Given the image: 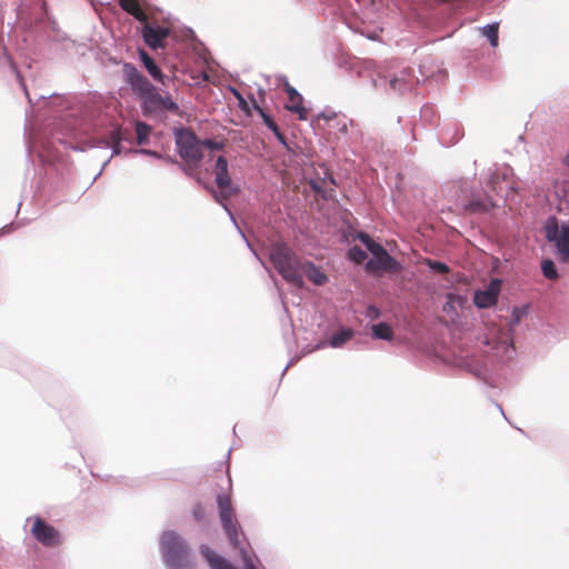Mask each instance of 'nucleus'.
<instances>
[{"label": "nucleus", "instance_id": "obj_1", "mask_svg": "<svg viewBox=\"0 0 569 569\" xmlns=\"http://www.w3.org/2000/svg\"><path fill=\"white\" fill-rule=\"evenodd\" d=\"M269 259L274 269L286 281L299 288L303 286L302 261L286 243L278 242L271 244L269 249Z\"/></svg>", "mask_w": 569, "mask_h": 569}, {"label": "nucleus", "instance_id": "obj_2", "mask_svg": "<svg viewBox=\"0 0 569 569\" xmlns=\"http://www.w3.org/2000/svg\"><path fill=\"white\" fill-rule=\"evenodd\" d=\"M217 505L219 518L229 542L234 549L240 551L246 562V569H256L242 546L241 537L243 536V532L237 520L231 497L229 495H219L217 498Z\"/></svg>", "mask_w": 569, "mask_h": 569}, {"label": "nucleus", "instance_id": "obj_3", "mask_svg": "<svg viewBox=\"0 0 569 569\" xmlns=\"http://www.w3.org/2000/svg\"><path fill=\"white\" fill-rule=\"evenodd\" d=\"M176 143L179 156L189 164L197 167L204 157V150L213 151L223 149V142L210 139L199 140L189 129L176 131Z\"/></svg>", "mask_w": 569, "mask_h": 569}, {"label": "nucleus", "instance_id": "obj_4", "mask_svg": "<svg viewBox=\"0 0 569 569\" xmlns=\"http://www.w3.org/2000/svg\"><path fill=\"white\" fill-rule=\"evenodd\" d=\"M123 76L132 90L138 93L146 102L157 103L158 107H178L171 98L159 93L150 81L131 63H124Z\"/></svg>", "mask_w": 569, "mask_h": 569}, {"label": "nucleus", "instance_id": "obj_5", "mask_svg": "<svg viewBox=\"0 0 569 569\" xmlns=\"http://www.w3.org/2000/svg\"><path fill=\"white\" fill-rule=\"evenodd\" d=\"M366 248L372 253L373 258L370 259L366 268L370 272L389 271L397 272L400 270L399 262L392 258L388 251L371 237L365 232H360L357 237Z\"/></svg>", "mask_w": 569, "mask_h": 569}, {"label": "nucleus", "instance_id": "obj_6", "mask_svg": "<svg viewBox=\"0 0 569 569\" xmlns=\"http://www.w3.org/2000/svg\"><path fill=\"white\" fill-rule=\"evenodd\" d=\"M161 545L164 559L170 567L178 569L187 563L189 549L178 533L173 531L164 532Z\"/></svg>", "mask_w": 569, "mask_h": 569}, {"label": "nucleus", "instance_id": "obj_7", "mask_svg": "<svg viewBox=\"0 0 569 569\" xmlns=\"http://www.w3.org/2000/svg\"><path fill=\"white\" fill-rule=\"evenodd\" d=\"M545 230L547 240L556 246L559 260L569 262V220L559 226L556 218H550Z\"/></svg>", "mask_w": 569, "mask_h": 569}, {"label": "nucleus", "instance_id": "obj_8", "mask_svg": "<svg viewBox=\"0 0 569 569\" xmlns=\"http://www.w3.org/2000/svg\"><path fill=\"white\" fill-rule=\"evenodd\" d=\"M31 533L37 541L46 547H57L61 543L59 531L40 517L33 518Z\"/></svg>", "mask_w": 569, "mask_h": 569}, {"label": "nucleus", "instance_id": "obj_9", "mask_svg": "<svg viewBox=\"0 0 569 569\" xmlns=\"http://www.w3.org/2000/svg\"><path fill=\"white\" fill-rule=\"evenodd\" d=\"M501 282L498 279L491 280L486 290L475 292L473 302L479 308H489L497 303Z\"/></svg>", "mask_w": 569, "mask_h": 569}, {"label": "nucleus", "instance_id": "obj_10", "mask_svg": "<svg viewBox=\"0 0 569 569\" xmlns=\"http://www.w3.org/2000/svg\"><path fill=\"white\" fill-rule=\"evenodd\" d=\"M168 36V28L151 26L148 23L142 28L143 40L151 49L163 48V41Z\"/></svg>", "mask_w": 569, "mask_h": 569}, {"label": "nucleus", "instance_id": "obj_11", "mask_svg": "<svg viewBox=\"0 0 569 569\" xmlns=\"http://www.w3.org/2000/svg\"><path fill=\"white\" fill-rule=\"evenodd\" d=\"M216 183L224 198L230 194L231 178L228 172V161L223 156L218 157L216 161Z\"/></svg>", "mask_w": 569, "mask_h": 569}, {"label": "nucleus", "instance_id": "obj_12", "mask_svg": "<svg viewBox=\"0 0 569 569\" xmlns=\"http://www.w3.org/2000/svg\"><path fill=\"white\" fill-rule=\"evenodd\" d=\"M415 83V79L410 69H405L400 72V76L392 78L389 81L390 88L395 92L405 93L408 90H411Z\"/></svg>", "mask_w": 569, "mask_h": 569}, {"label": "nucleus", "instance_id": "obj_13", "mask_svg": "<svg viewBox=\"0 0 569 569\" xmlns=\"http://www.w3.org/2000/svg\"><path fill=\"white\" fill-rule=\"evenodd\" d=\"M200 551L212 569H237L227 559L219 556L206 545L201 546Z\"/></svg>", "mask_w": 569, "mask_h": 569}, {"label": "nucleus", "instance_id": "obj_14", "mask_svg": "<svg viewBox=\"0 0 569 569\" xmlns=\"http://www.w3.org/2000/svg\"><path fill=\"white\" fill-rule=\"evenodd\" d=\"M302 277L307 276V278L317 286H322L328 281L327 276L312 262L302 261Z\"/></svg>", "mask_w": 569, "mask_h": 569}, {"label": "nucleus", "instance_id": "obj_15", "mask_svg": "<svg viewBox=\"0 0 569 569\" xmlns=\"http://www.w3.org/2000/svg\"><path fill=\"white\" fill-rule=\"evenodd\" d=\"M496 207V203L489 198H475L465 206L469 213H487Z\"/></svg>", "mask_w": 569, "mask_h": 569}, {"label": "nucleus", "instance_id": "obj_16", "mask_svg": "<svg viewBox=\"0 0 569 569\" xmlns=\"http://www.w3.org/2000/svg\"><path fill=\"white\" fill-rule=\"evenodd\" d=\"M122 10L134 17L140 22H147V14L138 0H118Z\"/></svg>", "mask_w": 569, "mask_h": 569}, {"label": "nucleus", "instance_id": "obj_17", "mask_svg": "<svg viewBox=\"0 0 569 569\" xmlns=\"http://www.w3.org/2000/svg\"><path fill=\"white\" fill-rule=\"evenodd\" d=\"M139 57H140L141 62L143 63V66L148 70L149 74L154 80H158V81L164 83L163 74H162L160 68L153 61V59L144 50L139 51Z\"/></svg>", "mask_w": 569, "mask_h": 569}, {"label": "nucleus", "instance_id": "obj_18", "mask_svg": "<svg viewBox=\"0 0 569 569\" xmlns=\"http://www.w3.org/2000/svg\"><path fill=\"white\" fill-rule=\"evenodd\" d=\"M259 114L261 116V118L263 119V122L264 124L274 133L276 138L278 139V141L282 144H286V137L283 136V133L280 131L279 127L277 126V123L274 122V120L272 119L271 116H269L267 112H266V109H256Z\"/></svg>", "mask_w": 569, "mask_h": 569}, {"label": "nucleus", "instance_id": "obj_19", "mask_svg": "<svg viewBox=\"0 0 569 569\" xmlns=\"http://www.w3.org/2000/svg\"><path fill=\"white\" fill-rule=\"evenodd\" d=\"M282 87L289 100V104L284 107H302V96L287 80H283Z\"/></svg>", "mask_w": 569, "mask_h": 569}, {"label": "nucleus", "instance_id": "obj_20", "mask_svg": "<svg viewBox=\"0 0 569 569\" xmlns=\"http://www.w3.org/2000/svg\"><path fill=\"white\" fill-rule=\"evenodd\" d=\"M372 335L376 339L391 340L393 331L388 323L379 322L372 326Z\"/></svg>", "mask_w": 569, "mask_h": 569}, {"label": "nucleus", "instance_id": "obj_21", "mask_svg": "<svg viewBox=\"0 0 569 569\" xmlns=\"http://www.w3.org/2000/svg\"><path fill=\"white\" fill-rule=\"evenodd\" d=\"M326 184H327V178L322 179L321 181H318V180L310 181V187L315 192L319 193L323 199H329L332 196L333 189L332 188L328 189L326 187Z\"/></svg>", "mask_w": 569, "mask_h": 569}, {"label": "nucleus", "instance_id": "obj_22", "mask_svg": "<svg viewBox=\"0 0 569 569\" xmlns=\"http://www.w3.org/2000/svg\"><path fill=\"white\" fill-rule=\"evenodd\" d=\"M151 128L146 124L144 122L137 121L136 122V136H137V143L139 146H143L148 142V137L150 133Z\"/></svg>", "mask_w": 569, "mask_h": 569}, {"label": "nucleus", "instance_id": "obj_23", "mask_svg": "<svg viewBox=\"0 0 569 569\" xmlns=\"http://www.w3.org/2000/svg\"><path fill=\"white\" fill-rule=\"evenodd\" d=\"M352 337V331L350 329H343L340 332L332 336L330 339V346L332 348H340Z\"/></svg>", "mask_w": 569, "mask_h": 569}, {"label": "nucleus", "instance_id": "obj_24", "mask_svg": "<svg viewBox=\"0 0 569 569\" xmlns=\"http://www.w3.org/2000/svg\"><path fill=\"white\" fill-rule=\"evenodd\" d=\"M498 30H499L498 23L488 24L482 29L483 36H486L488 38L492 48L498 47V40H499L498 39Z\"/></svg>", "mask_w": 569, "mask_h": 569}, {"label": "nucleus", "instance_id": "obj_25", "mask_svg": "<svg viewBox=\"0 0 569 569\" xmlns=\"http://www.w3.org/2000/svg\"><path fill=\"white\" fill-rule=\"evenodd\" d=\"M541 270L547 279L555 280L558 278L556 266L552 260H543L541 263Z\"/></svg>", "mask_w": 569, "mask_h": 569}, {"label": "nucleus", "instance_id": "obj_26", "mask_svg": "<svg viewBox=\"0 0 569 569\" xmlns=\"http://www.w3.org/2000/svg\"><path fill=\"white\" fill-rule=\"evenodd\" d=\"M348 257L356 263H362L367 259V253L360 247H352L348 251Z\"/></svg>", "mask_w": 569, "mask_h": 569}, {"label": "nucleus", "instance_id": "obj_27", "mask_svg": "<svg viewBox=\"0 0 569 569\" xmlns=\"http://www.w3.org/2000/svg\"><path fill=\"white\" fill-rule=\"evenodd\" d=\"M500 181H506V177H501L498 173H492L489 178L488 186L496 193H499L501 190Z\"/></svg>", "mask_w": 569, "mask_h": 569}, {"label": "nucleus", "instance_id": "obj_28", "mask_svg": "<svg viewBox=\"0 0 569 569\" xmlns=\"http://www.w3.org/2000/svg\"><path fill=\"white\" fill-rule=\"evenodd\" d=\"M428 266L439 272V273H448L449 272V267L443 263V262H440V261H432V260H428Z\"/></svg>", "mask_w": 569, "mask_h": 569}, {"label": "nucleus", "instance_id": "obj_29", "mask_svg": "<svg viewBox=\"0 0 569 569\" xmlns=\"http://www.w3.org/2000/svg\"><path fill=\"white\" fill-rule=\"evenodd\" d=\"M192 515L197 521H202L206 517L204 508L200 503L196 505L193 507Z\"/></svg>", "mask_w": 569, "mask_h": 569}, {"label": "nucleus", "instance_id": "obj_30", "mask_svg": "<svg viewBox=\"0 0 569 569\" xmlns=\"http://www.w3.org/2000/svg\"><path fill=\"white\" fill-rule=\"evenodd\" d=\"M298 114L299 120H307L311 109H291Z\"/></svg>", "mask_w": 569, "mask_h": 569}, {"label": "nucleus", "instance_id": "obj_31", "mask_svg": "<svg viewBox=\"0 0 569 569\" xmlns=\"http://www.w3.org/2000/svg\"><path fill=\"white\" fill-rule=\"evenodd\" d=\"M336 117V113L333 111H330V112H321L317 116L318 120L320 119H323V120H331Z\"/></svg>", "mask_w": 569, "mask_h": 569}, {"label": "nucleus", "instance_id": "obj_32", "mask_svg": "<svg viewBox=\"0 0 569 569\" xmlns=\"http://www.w3.org/2000/svg\"><path fill=\"white\" fill-rule=\"evenodd\" d=\"M233 94L238 98L239 100V107H243V108H247L249 107L247 101L240 96V93L237 91V90H232Z\"/></svg>", "mask_w": 569, "mask_h": 569}, {"label": "nucleus", "instance_id": "obj_33", "mask_svg": "<svg viewBox=\"0 0 569 569\" xmlns=\"http://www.w3.org/2000/svg\"><path fill=\"white\" fill-rule=\"evenodd\" d=\"M565 163L569 167V150L565 158Z\"/></svg>", "mask_w": 569, "mask_h": 569}, {"label": "nucleus", "instance_id": "obj_34", "mask_svg": "<svg viewBox=\"0 0 569 569\" xmlns=\"http://www.w3.org/2000/svg\"><path fill=\"white\" fill-rule=\"evenodd\" d=\"M327 178H328V180H329V182H330L331 184H333V183H335V180H333V178H332V176H331V174H327Z\"/></svg>", "mask_w": 569, "mask_h": 569}, {"label": "nucleus", "instance_id": "obj_35", "mask_svg": "<svg viewBox=\"0 0 569 569\" xmlns=\"http://www.w3.org/2000/svg\"><path fill=\"white\" fill-rule=\"evenodd\" d=\"M370 310H372L376 315H378V310L377 309L370 308Z\"/></svg>", "mask_w": 569, "mask_h": 569}, {"label": "nucleus", "instance_id": "obj_36", "mask_svg": "<svg viewBox=\"0 0 569 569\" xmlns=\"http://www.w3.org/2000/svg\"><path fill=\"white\" fill-rule=\"evenodd\" d=\"M116 133H117V138L120 139V131L118 130Z\"/></svg>", "mask_w": 569, "mask_h": 569}]
</instances>
